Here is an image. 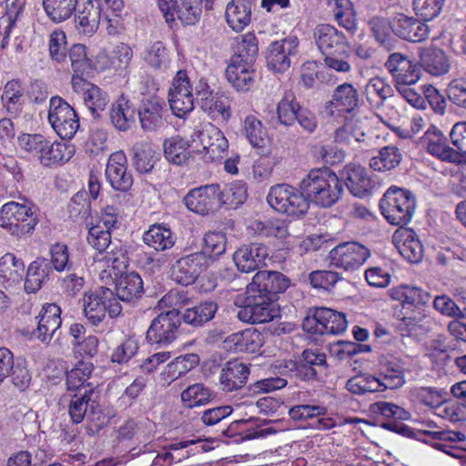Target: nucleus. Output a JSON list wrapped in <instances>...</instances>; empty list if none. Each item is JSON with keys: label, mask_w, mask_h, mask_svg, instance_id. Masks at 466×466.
<instances>
[{"label": "nucleus", "mask_w": 466, "mask_h": 466, "mask_svg": "<svg viewBox=\"0 0 466 466\" xmlns=\"http://www.w3.org/2000/svg\"><path fill=\"white\" fill-rule=\"evenodd\" d=\"M75 154V147L66 142H53L46 140V147H44L39 156L40 162L45 167L61 165L71 159Z\"/></svg>", "instance_id": "41"}, {"label": "nucleus", "mask_w": 466, "mask_h": 466, "mask_svg": "<svg viewBox=\"0 0 466 466\" xmlns=\"http://www.w3.org/2000/svg\"><path fill=\"white\" fill-rule=\"evenodd\" d=\"M267 201L276 211L292 217L305 215L309 204L304 192L288 184H278L270 187Z\"/></svg>", "instance_id": "5"}, {"label": "nucleus", "mask_w": 466, "mask_h": 466, "mask_svg": "<svg viewBox=\"0 0 466 466\" xmlns=\"http://www.w3.org/2000/svg\"><path fill=\"white\" fill-rule=\"evenodd\" d=\"M181 325L178 309H169L158 314L147 329L146 339L148 343L158 346L171 344L177 336Z\"/></svg>", "instance_id": "10"}, {"label": "nucleus", "mask_w": 466, "mask_h": 466, "mask_svg": "<svg viewBox=\"0 0 466 466\" xmlns=\"http://www.w3.org/2000/svg\"><path fill=\"white\" fill-rule=\"evenodd\" d=\"M132 164L138 173L150 172L156 162V152L143 142L136 143L132 147Z\"/></svg>", "instance_id": "53"}, {"label": "nucleus", "mask_w": 466, "mask_h": 466, "mask_svg": "<svg viewBox=\"0 0 466 466\" xmlns=\"http://www.w3.org/2000/svg\"><path fill=\"white\" fill-rule=\"evenodd\" d=\"M402 160V154L395 146H386L379 155L370 159V166L375 171H389L397 167Z\"/></svg>", "instance_id": "50"}, {"label": "nucleus", "mask_w": 466, "mask_h": 466, "mask_svg": "<svg viewBox=\"0 0 466 466\" xmlns=\"http://www.w3.org/2000/svg\"><path fill=\"white\" fill-rule=\"evenodd\" d=\"M320 330L325 334H341L347 329L346 315L329 308H320Z\"/></svg>", "instance_id": "52"}, {"label": "nucleus", "mask_w": 466, "mask_h": 466, "mask_svg": "<svg viewBox=\"0 0 466 466\" xmlns=\"http://www.w3.org/2000/svg\"><path fill=\"white\" fill-rule=\"evenodd\" d=\"M48 120L64 140L71 139L79 128V118L75 109L59 96L50 99Z\"/></svg>", "instance_id": "9"}, {"label": "nucleus", "mask_w": 466, "mask_h": 466, "mask_svg": "<svg viewBox=\"0 0 466 466\" xmlns=\"http://www.w3.org/2000/svg\"><path fill=\"white\" fill-rule=\"evenodd\" d=\"M2 103L10 115H18L23 108V88L17 79L8 81L1 96Z\"/></svg>", "instance_id": "51"}, {"label": "nucleus", "mask_w": 466, "mask_h": 466, "mask_svg": "<svg viewBox=\"0 0 466 466\" xmlns=\"http://www.w3.org/2000/svg\"><path fill=\"white\" fill-rule=\"evenodd\" d=\"M188 141L176 136L167 138L163 143L165 157L172 164L180 166L190 157Z\"/></svg>", "instance_id": "48"}, {"label": "nucleus", "mask_w": 466, "mask_h": 466, "mask_svg": "<svg viewBox=\"0 0 466 466\" xmlns=\"http://www.w3.org/2000/svg\"><path fill=\"white\" fill-rule=\"evenodd\" d=\"M299 40L289 36L270 43L267 49L266 62L269 70L284 73L291 66L292 58L298 54Z\"/></svg>", "instance_id": "16"}, {"label": "nucleus", "mask_w": 466, "mask_h": 466, "mask_svg": "<svg viewBox=\"0 0 466 466\" xmlns=\"http://www.w3.org/2000/svg\"><path fill=\"white\" fill-rule=\"evenodd\" d=\"M218 309L217 300L204 299L193 307L187 308L180 313V319L191 327L201 328L215 318Z\"/></svg>", "instance_id": "35"}, {"label": "nucleus", "mask_w": 466, "mask_h": 466, "mask_svg": "<svg viewBox=\"0 0 466 466\" xmlns=\"http://www.w3.org/2000/svg\"><path fill=\"white\" fill-rule=\"evenodd\" d=\"M268 257V248L261 243L242 245L233 254V260L242 273H250L266 266L265 260Z\"/></svg>", "instance_id": "23"}, {"label": "nucleus", "mask_w": 466, "mask_h": 466, "mask_svg": "<svg viewBox=\"0 0 466 466\" xmlns=\"http://www.w3.org/2000/svg\"><path fill=\"white\" fill-rule=\"evenodd\" d=\"M137 108L124 95H121L110 107V120L116 129L126 132L136 123Z\"/></svg>", "instance_id": "37"}, {"label": "nucleus", "mask_w": 466, "mask_h": 466, "mask_svg": "<svg viewBox=\"0 0 466 466\" xmlns=\"http://www.w3.org/2000/svg\"><path fill=\"white\" fill-rule=\"evenodd\" d=\"M144 293L143 280L140 275L135 271L121 274L116 280L115 297L118 300L134 303Z\"/></svg>", "instance_id": "36"}, {"label": "nucleus", "mask_w": 466, "mask_h": 466, "mask_svg": "<svg viewBox=\"0 0 466 466\" xmlns=\"http://www.w3.org/2000/svg\"><path fill=\"white\" fill-rule=\"evenodd\" d=\"M248 198V187L243 181L237 180L229 183L224 190H221L219 198L222 206L228 208H237L242 205Z\"/></svg>", "instance_id": "58"}, {"label": "nucleus", "mask_w": 466, "mask_h": 466, "mask_svg": "<svg viewBox=\"0 0 466 466\" xmlns=\"http://www.w3.org/2000/svg\"><path fill=\"white\" fill-rule=\"evenodd\" d=\"M347 390L354 394L363 395L366 393L380 392L387 390L380 380V375L362 374L350 378L346 383Z\"/></svg>", "instance_id": "47"}, {"label": "nucleus", "mask_w": 466, "mask_h": 466, "mask_svg": "<svg viewBox=\"0 0 466 466\" xmlns=\"http://www.w3.org/2000/svg\"><path fill=\"white\" fill-rule=\"evenodd\" d=\"M196 101L200 108L213 119L221 116L228 120L231 116L230 106L228 98L218 92H214L208 80L201 77L194 87Z\"/></svg>", "instance_id": "13"}, {"label": "nucleus", "mask_w": 466, "mask_h": 466, "mask_svg": "<svg viewBox=\"0 0 466 466\" xmlns=\"http://www.w3.org/2000/svg\"><path fill=\"white\" fill-rule=\"evenodd\" d=\"M177 238L165 224H154L143 235L146 245L156 251H165L174 247Z\"/></svg>", "instance_id": "40"}, {"label": "nucleus", "mask_w": 466, "mask_h": 466, "mask_svg": "<svg viewBox=\"0 0 466 466\" xmlns=\"http://www.w3.org/2000/svg\"><path fill=\"white\" fill-rule=\"evenodd\" d=\"M25 263L13 253H6L0 258V279L8 286L18 284L24 277Z\"/></svg>", "instance_id": "44"}, {"label": "nucleus", "mask_w": 466, "mask_h": 466, "mask_svg": "<svg viewBox=\"0 0 466 466\" xmlns=\"http://www.w3.org/2000/svg\"><path fill=\"white\" fill-rule=\"evenodd\" d=\"M233 424L248 425L247 428L243 430L242 437L243 439L247 440L263 438L277 432V430L272 427H264L268 424L267 420H258L254 418H250L248 420H235Z\"/></svg>", "instance_id": "61"}, {"label": "nucleus", "mask_w": 466, "mask_h": 466, "mask_svg": "<svg viewBox=\"0 0 466 466\" xmlns=\"http://www.w3.org/2000/svg\"><path fill=\"white\" fill-rule=\"evenodd\" d=\"M78 0H43L47 16L56 23L68 19L76 11Z\"/></svg>", "instance_id": "54"}, {"label": "nucleus", "mask_w": 466, "mask_h": 466, "mask_svg": "<svg viewBox=\"0 0 466 466\" xmlns=\"http://www.w3.org/2000/svg\"><path fill=\"white\" fill-rule=\"evenodd\" d=\"M334 18L339 26H342L350 35L358 30L356 14L350 0H336Z\"/></svg>", "instance_id": "56"}, {"label": "nucleus", "mask_w": 466, "mask_h": 466, "mask_svg": "<svg viewBox=\"0 0 466 466\" xmlns=\"http://www.w3.org/2000/svg\"><path fill=\"white\" fill-rule=\"evenodd\" d=\"M198 137L208 161H218L223 157L228 147V139L223 132L212 124L198 132Z\"/></svg>", "instance_id": "27"}, {"label": "nucleus", "mask_w": 466, "mask_h": 466, "mask_svg": "<svg viewBox=\"0 0 466 466\" xmlns=\"http://www.w3.org/2000/svg\"><path fill=\"white\" fill-rule=\"evenodd\" d=\"M249 368L238 360H231L223 366L219 375L220 389L225 392L238 390L245 386Z\"/></svg>", "instance_id": "30"}, {"label": "nucleus", "mask_w": 466, "mask_h": 466, "mask_svg": "<svg viewBox=\"0 0 466 466\" xmlns=\"http://www.w3.org/2000/svg\"><path fill=\"white\" fill-rule=\"evenodd\" d=\"M314 39L324 55L346 54L350 46L346 35L329 24L318 25L314 29Z\"/></svg>", "instance_id": "20"}, {"label": "nucleus", "mask_w": 466, "mask_h": 466, "mask_svg": "<svg viewBox=\"0 0 466 466\" xmlns=\"http://www.w3.org/2000/svg\"><path fill=\"white\" fill-rule=\"evenodd\" d=\"M277 116L280 125L290 127L298 122L308 133H312L317 127L315 115L294 99H281L277 106Z\"/></svg>", "instance_id": "15"}, {"label": "nucleus", "mask_w": 466, "mask_h": 466, "mask_svg": "<svg viewBox=\"0 0 466 466\" xmlns=\"http://www.w3.org/2000/svg\"><path fill=\"white\" fill-rule=\"evenodd\" d=\"M384 66L392 76L394 86L416 85L421 76L419 64L399 52L390 54Z\"/></svg>", "instance_id": "18"}, {"label": "nucleus", "mask_w": 466, "mask_h": 466, "mask_svg": "<svg viewBox=\"0 0 466 466\" xmlns=\"http://www.w3.org/2000/svg\"><path fill=\"white\" fill-rule=\"evenodd\" d=\"M101 19V8L92 0H87L75 16L76 28L85 35L91 36L98 29Z\"/></svg>", "instance_id": "39"}, {"label": "nucleus", "mask_w": 466, "mask_h": 466, "mask_svg": "<svg viewBox=\"0 0 466 466\" xmlns=\"http://www.w3.org/2000/svg\"><path fill=\"white\" fill-rule=\"evenodd\" d=\"M218 184L205 185L190 189L183 202L192 212L205 216L218 211L222 207Z\"/></svg>", "instance_id": "12"}, {"label": "nucleus", "mask_w": 466, "mask_h": 466, "mask_svg": "<svg viewBox=\"0 0 466 466\" xmlns=\"http://www.w3.org/2000/svg\"><path fill=\"white\" fill-rule=\"evenodd\" d=\"M360 104V96L352 84L343 83L333 91L331 100L325 105L329 115L334 116L335 111L351 113Z\"/></svg>", "instance_id": "26"}, {"label": "nucleus", "mask_w": 466, "mask_h": 466, "mask_svg": "<svg viewBox=\"0 0 466 466\" xmlns=\"http://www.w3.org/2000/svg\"><path fill=\"white\" fill-rule=\"evenodd\" d=\"M244 304L238 311L240 321L251 324L265 323L279 316L277 301L259 293L246 291Z\"/></svg>", "instance_id": "8"}, {"label": "nucleus", "mask_w": 466, "mask_h": 466, "mask_svg": "<svg viewBox=\"0 0 466 466\" xmlns=\"http://www.w3.org/2000/svg\"><path fill=\"white\" fill-rule=\"evenodd\" d=\"M380 366L379 375L384 383V388L389 390H396L402 387L406 382V373H410L411 371L407 357L385 356L380 360Z\"/></svg>", "instance_id": "21"}, {"label": "nucleus", "mask_w": 466, "mask_h": 466, "mask_svg": "<svg viewBox=\"0 0 466 466\" xmlns=\"http://www.w3.org/2000/svg\"><path fill=\"white\" fill-rule=\"evenodd\" d=\"M55 271L50 265L49 259L39 257L32 261L26 270L25 279V290L27 293L38 291L42 286L53 279Z\"/></svg>", "instance_id": "32"}, {"label": "nucleus", "mask_w": 466, "mask_h": 466, "mask_svg": "<svg viewBox=\"0 0 466 466\" xmlns=\"http://www.w3.org/2000/svg\"><path fill=\"white\" fill-rule=\"evenodd\" d=\"M36 224L35 211L26 204L10 201L0 209V227L15 237L31 234Z\"/></svg>", "instance_id": "6"}, {"label": "nucleus", "mask_w": 466, "mask_h": 466, "mask_svg": "<svg viewBox=\"0 0 466 466\" xmlns=\"http://www.w3.org/2000/svg\"><path fill=\"white\" fill-rule=\"evenodd\" d=\"M299 188L305 193L309 204L320 208H330L341 198L343 185L339 177L329 168L310 170L299 182Z\"/></svg>", "instance_id": "1"}, {"label": "nucleus", "mask_w": 466, "mask_h": 466, "mask_svg": "<svg viewBox=\"0 0 466 466\" xmlns=\"http://www.w3.org/2000/svg\"><path fill=\"white\" fill-rule=\"evenodd\" d=\"M369 104L375 108L384 106L385 101L394 96L392 86L383 77H372L365 86L363 91Z\"/></svg>", "instance_id": "42"}, {"label": "nucleus", "mask_w": 466, "mask_h": 466, "mask_svg": "<svg viewBox=\"0 0 466 466\" xmlns=\"http://www.w3.org/2000/svg\"><path fill=\"white\" fill-rule=\"evenodd\" d=\"M368 25L375 41L380 46L384 47L388 51L394 48L396 40L391 35V17L388 20L382 16H373L368 21Z\"/></svg>", "instance_id": "45"}, {"label": "nucleus", "mask_w": 466, "mask_h": 466, "mask_svg": "<svg viewBox=\"0 0 466 466\" xmlns=\"http://www.w3.org/2000/svg\"><path fill=\"white\" fill-rule=\"evenodd\" d=\"M212 398V390L202 383L192 384L181 392V400L188 408L205 405Z\"/></svg>", "instance_id": "57"}, {"label": "nucleus", "mask_w": 466, "mask_h": 466, "mask_svg": "<svg viewBox=\"0 0 466 466\" xmlns=\"http://www.w3.org/2000/svg\"><path fill=\"white\" fill-rule=\"evenodd\" d=\"M419 66L434 76L446 75L451 69V61L447 54L439 47L429 46L420 50Z\"/></svg>", "instance_id": "33"}, {"label": "nucleus", "mask_w": 466, "mask_h": 466, "mask_svg": "<svg viewBox=\"0 0 466 466\" xmlns=\"http://www.w3.org/2000/svg\"><path fill=\"white\" fill-rule=\"evenodd\" d=\"M392 33L400 39L410 42H422L429 37V27L421 21L403 13L391 15Z\"/></svg>", "instance_id": "22"}, {"label": "nucleus", "mask_w": 466, "mask_h": 466, "mask_svg": "<svg viewBox=\"0 0 466 466\" xmlns=\"http://www.w3.org/2000/svg\"><path fill=\"white\" fill-rule=\"evenodd\" d=\"M204 250L212 258V263L226 251L227 238L222 232L209 231L203 238Z\"/></svg>", "instance_id": "62"}, {"label": "nucleus", "mask_w": 466, "mask_h": 466, "mask_svg": "<svg viewBox=\"0 0 466 466\" xmlns=\"http://www.w3.org/2000/svg\"><path fill=\"white\" fill-rule=\"evenodd\" d=\"M349 191L357 198H365L370 195L376 187V182L368 170L355 163L346 165L339 173Z\"/></svg>", "instance_id": "19"}, {"label": "nucleus", "mask_w": 466, "mask_h": 466, "mask_svg": "<svg viewBox=\"0 0 466 466\" xmlns=\"http://www.w3.org/2000/svg\"><path fill=\"white\" fill-rule=\"evenodd\" d=\"M198 362L199 357L197 354H186L177 357L164 368L160 374L161 380L169 385L194 369Z\"/></svg>", "instance_id": "43"}, {"label": "nucleus", "mask_w": 466, "mask_h": 466, "mask_svg": "<svg viewBox=\"0 0 466 466\" xmlns=\"http://www.w3.org/2000/svg\"><path fill=\"white\" fill-rule=\"evenodd\" d=\"M225 76L228 83L238 91H248L255 81L254 66H248L246 64L230 59Z\"/></svg>", "instance_id": "38"}, {"label": "nucleus", "mask_w": 466, "mask_h": 466, "mask_svg": "<svg viewBox=\"0 0 466 466\" xmlns=\"http://www.w3.org/2000/svg\"><path fill=\"white\" fill-rule=\"evenodd\" d=\"M251 0H230L225 10V20L235 32L243 31L252 20Z\"/></svg>", "instance_id": "34"}, {"label": "nucleus", "mask_w": 466, "mask_h": 466, "mask_svg": "<svg viewBox=\"0 0 466 466\" xmlns=\"http://www.w3.org/2000/svg\"><path fill=\"white\" fill-rule=\"evenodd\" d=\"M245 136L253 147L263 148L267 144V131L262 123L254 116H248L244 120Z\"/></svg>", "instance_id": "60"}, {"label": "nucleus", "mask_w": 466, "mask_h": 466, "mask_svg": "<svg viewBox=\"0 0 466 466\" xmlns=\"http://www.w3.org/2000/svg\"><path fill=\"white\" fill-rule=\"evenodd\" d=\"M70 397L68 413L71 420L78 424L85 417L100 431L109 423L110 418L102 410L97 399L98 395L95 390H83Z\"/></svg>", "instance_id": "4"}, {"label": "nucleus", "mask_w": 466, "mask_h": 466, "mask_svg": "<svg viewBox=\"0 0 466 466\" xmlns=\"http://www.w3.org/2000/svg\"><path fill=\"white\" fill-rule=\"evenodd\" d=\"M290 286V279L279 271L259 270L247 286L250 293H259L277 301Z\"/></svg>", "instance_id": "17"}, {"label": "nucleus", "mask_w": 466, "mask_h": 466, "mask_svg": "<svg viewBox=\"0 0 466 466\" xmlns=\"http://www.w3.org/2000/svg\"><path fill=\"white\" fill-rule=\"evenodd\" d=\"M392 242L399 253L408 261L418 263L421 260L423 247L412 229L400 228L393 233Z\"/></svg>", "instance_id": "29"}, {"label": "nucleus", "mask_w": 466, "mask_h": 466, "mask_svg": "<svg viewBox=\"0 0 466 466\" xmlns=\"http://www.w3.org/2000/svg\"><path fill=\"white\" fill-rule=\"evenodd\" d=\"M426 151L444 162L459 164L458 153L449 146L444 134L436 127H430L421 137Z\"/></svg>", "instance_id": "24"}, {"label": "nucleus", "mask_w": 466, "mask_h": 466, "mask_svg": "<svg viewBox=\"0 0 466 466\" xmlns=\"http://www.w3.org/2000/svg\"><path fill=\"white\" fill-rule=\"evenodd\" d=\"M370 251L359 242H344L329 251L330 265L345 270H354L370 258Z\"/></svg>", "instance_id": "14"}, {"label": "nucleus", "mask_w": 466, "mask_h": 466, "mask_svg": "<svg viewBox=\"0 0 466 466\" xmlns=\"http://www.w3.org/2000/svg\"><path fill=\"white\" fill-rule=\"evenodd\" d=\"M49 262L54 271L62 272L69 270L71 264L69 263L68 247L61 242L51 245L49 248Z\"/></svg>", "instance_id": "63"}, {"label": "nucleus", "mask_w": 466, "mask_h": 466, "mask_svg": "<svg viewBox=\"0 0 466 466\" xmlns=\"http://www.w3.org/2000/svg\"><path fill=\"white\" fill-rule=\"evenodd\" d=\"M83 310L88 322L96 326L105 319L106 313L110 318L117 317L122 307L112 289L100 287L96 291L84 295Z\"/></svg>", "instance_id": "7"}, {"label": "nucleus", "mask_w": 466, "mask_h": 466, "mask_svg": "<svg viewBox=\"0 0 466 466\" xmlns=\"http://www.w3.org/2000/svg\"><path fill=\"white\" fill-rule=\"evenodd\" d=\"M416 208L415 197L409 190L390 187L380 201V208L389 223L400 228L409 224Z\"/></svg>", "instance_id": "3"}, {"label": "nucleus", "mask_w": 466, "mask_h": 466, "mask_svg": "<svg viewBox=\"0 0 466 466\" xmlns=\"http://www.w3.org/2000/svg\"><path fill=\"white\" fill-rule=\"evenodd\" d=\"M91 372V367L83 362L66 372V385L68 391H75V393H78L81 392L82 390H95L90 388L89 384H85V382L89 379Z\"/></svg>", "instance_id": "59"}, {"label": "nucleus", "mask_w": 466, "mask_h": 466, "mask_svg": "<svg viewBox=\"0 0 466 466\" xmlns=\"http://www.w3.org/2000/svg\"><path fill=\"white\" fill-rule=\"evenodd\" d=\"M164 112L165 103L162 99L157 96L143 99L137 109L141 128L144 131L151 132L161 127L164 124Z\"/></svg>", "instance_id": "28"}, {"label": "nucleus", "mask_w": 466, "mask_h": 466, "mask_svg": "<svg viewBox=\"0 0 466 466\" xmlns=\"http://www.w3.org/2000/svg\"><path fill=\"white\" fill-rule=\"evenodd\" d=\"M365 136L364 123L360 119L351 118L335 131L334 141L351 145L354 142H361Z\"/></svg>", "instance_id": "49"}, {"label": "nucleus", "mask_w": 466, "mask_h": 466, "mask_svg": "<svg viewBox=\"0 0 466 466\" xmlns=\"http://www.w3.org/2000/svg\"><path fill=\"white\" fill-rule=\"evenodd\" d=\"M392 299L400 302V309L398 316L401 330L414 331L427 317L431 296L427 291L410 286H400L389 290Z\"/></svg>", "instance_id": "2"}, {"label": "nucleus", "mask_w": 466, "mask_h": 466, "mask_svg": "<svg viewBox=\"0 0 466 466\" xmlns=\"http://www.w3.org/2000/svg\"><path fill=\"white\" fill-rule=\"evenodd\" d=\"M211 264L212 258L205 251L190 253L177 259L171 268L172 278L182 286L192 285Z\"/></svg>", "instance_id": "11"}, {"label": "nucleus", "mask_w": 466, "mask_h": 466, "mask_svg": "<svg viewBox=\"0 0 466 466\" xmlns=\"http://www.w3.org/2000/svg\"><path fill=\"white\" fill-rule=\"evenodd\" d=\"M231 342L237 351L255 353L264 344V336L255 329H247L231 336Z\"/></svg>", "instance_id": "46"}, {"label": "nucleus", "mask_w": 466, "mask_h": 466, "mask_svg": "<svg viewBox=\"0 0 466 466\" xmlns=\"http://www.w3.org/2000/svg\"><path fill=\"white\" fill-rule=\"evenodd\" d=\"M127 157L122 151L110 155L106 168V177L111 187L119 191H127L133 185V176L127 172Z\"/></svg>", "instance_id": "25"}, {"label": "nucleus", "mask_w": 466, "mask_h": 466, "mask_svg": "<svg viewBox=\"0 0 466 466\" xmlns=\"http://www.w3.org/2000/svg\"><path fill=\"white\" fill-rule=\"evenodd\" d=\"M61 309L56 304L43 306L38 318L35 336L44 343H48L61 326Z\"/></svg>", "instance_id": "31"}, {"label": "nucleus", "mask_w": 466, "mask_h": 466, "mask_svg": "<svg viewBox=\"0 0 466 466\" xmlns=\"http://www.w3.org/2000/svg\"><path fill=\"white\" fill-rule=\"evenodd\" d=\"M258 54V45L256 35L248 33L242 35L241 41L238 44L237 52L230 59L246 64L248 66H254Z\"/></svg>", "instance_id": "55"}, {"label": "nucleus", "mask_w": 466, "mask_h": 466, "mask_svg": "<svg viewBox=\"0 0 466 466\" xmlns=\"http://www.w3.org/2000/svg\"><path fill=\"white\" fill-rule=\"evenodd\" d=\"M144 60L155 69L166 67L168 63L167 49L162 42L157 41L147 47Z\"/></svg>", "instance_id": "64"}]
</instances>
